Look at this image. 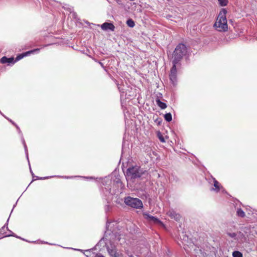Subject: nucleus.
Masks as SVG:
<instances>
[{"label": "nucleus", "instance_id": "nucleus-1", "mask_svg": "<svg viewBox=\"0 0 257 257\" xmlns=\"http://www.w3.org/2000/svg\"><path fill=\"white\" fill-rule=\"evenodd\" d=\"M226 10L223 9L220 11L216 22L214 25L215 29L219 32H225L228 30L227 20L226 18Z\"/></svg>", "mask_w": 257, "mask_h": 257}, {"label": "nucleus", "instance_id": "nucleus-2", "mask_svg": "<svg viewBox=\"0 0 257 257\" xmlns=\"http://www.w3.org/2000/svg\"><path fill=\"white\" fill-rule=\"evenodd\" d=\"M187 52L186 46L183 44H179L174 51L173 54L174 60L173 62L178 63L186 55Z\"/></svg>", "mask_w": 257, "mask_h": 257}, {"label": "nucleus", "instance_id": "nucleus-3", "mask_svg": "<svg viewBox=\"0 0 257 257\" xmlns=\"http://www.w3.org/2000/svg\"><path fill=\"white\" fill-rule=\"evenodd\" d=\"M124 203L127 205L134 208H141L143 206L142 201L140 199L130 196L124 198Z\"/></svg>", "mask_w": 257, "mask_h": 257}, {"label": "nucleus", "instance_id": "nucleus-4", "mask_svg": "<svg viewBox=\"0 0 257 257\" xmlns=\"http://www.w3.org/2000/svg\"><path fill=\"white\" fill-rule=\"evenodd\" d=\"M126 175L131 178L135 179L141 177L143 173L140 171V168L137 166L130 167L127 169Z\"/></svg>", "mask_w": 257, "mask_h": 257}, {"label": "nucleus", "instance_id": "nucleus-5", "mask_svg": "<svg viewBox=\"0 0 257 257\" xmlns=\"http://www.w3.org/2000/svg\"><path fill=\"white\" fill-rule=\"evenodd\" d=\"M173 67L171 70V72L170 74V79L172 82L173 84L175 83V82L176 81V78H177V69H176V64L177 63H175L174 62H173Z\"/></svg>", "mask_w": 257, "mask_h": 257}, {"label": "nucleus", "instance_id": "nucleus-6", "mask_svg": "<svg viewBox=\"0 0 257 257\" xmlns=\"http://www.w3.org/2000/svg\"><path fill=\"white\" fill-rule=\"evenodd\" d=\"M167 214L172 219H174L177 221H180L181 218V216L180 215V214L176 213V211H175L174 210H169L167 212Z\"/></svg>", "mask_w": 257, "mask_h": 257}, {"label": "nucleus", "instance_id": "nucleus-7", "mask_svg": "<svg viewBox=\"0 0 257 257\" xmlns=\"http://www.w3.org/2000/svg\"><path fill=\"white\" fill-rule=\"evenodd\" d=\"M108 252L111 257H122L123 254L117 251L115 248H109L108 249Z\"/></svg>", "mask_w": 257, "mask_h": 257}, {"label": "nucleus", "instance_id": "nucleus-8", "mask_svg": "<svg viewBox=\"0 0 257 257\" xmlns=\"http://www.w3.org/2000/svg\"><path fill=\"white\" fill-rule=\"evenodd\" d=\"M101 29L104 31L110 30L113 31L115 29L114 25L110 23H104L101 26Z\"/></svg>", "mask_w": 257, "mask_h": 257}, {"label": "nucleus", "instance_id": "nucleus-9", "mask_svg": "<svg viewBox=\"0 0 257 257\" xmlns=\"http://www.w3.org/2000/svg\"><path fill=\"white\" fill-rule=\"evenodd\" d=\"M144 216H145V218L148 220L149 221H152L154 223H157V224H162V222L158 219L157 218H156L153 216H151L148 214H144Z\"/></svg>", "mask_w": 257, "mask_h": 257}, {"label": "nucleus", "instance_id": "nucleus-10", "mask_svg": "<svg viewBox=\"0 0 257 257\" xmlns=\"http://www.w3.org/2000/svg\"><path fill=\"white\" fill-rule=\"evenodd\" d=\"M14 61V58L11 57V58H8L6 56L3 57L0 59V62L2 64L13 63Z\"/></svg>", "mask_w": 257, "mask_h": 257}, {"label": "nucleus", "instance_id": "nucleus-11", "mask_svg": "<svg viewBox=\"0 0 257 257\" xmlns=\"http://www.w3.org/2000/svg\"><path fill=\"white\" fill-rule=\"evenodd\" d=\"M156 102L158 106L161 109H164L167 107V105L165 103L162 102L160 99L157 98L156 100Z\"/></svg>", "mask_w": 257, "mask_h": 257}, {"label": "nucleus", "instance_id": "nucleus-12", "mask_svg": "<svg viewBox=\"0 0 257 257\" xmlns=\"http://www.w3.org/2000/svg\"><path fill=\"white\" fill-rule=\"evenodd\" d=\"M213 186L215 188H213L212 190L216 192H219L220 190V184L215 178H213Z\"/></svg>", "mask_w": 257, "mask_h": 257}, {"label": "nucleus", "instance_id": "nucleus-13", "mask_svg": "<svg viewBox=\"0 0 257 257\" xmlns=\"http://www.w3.org/2000/svg\"><path fill=\"white\" fill-rule=\"evenodd\" d=\"M164 118L166 121H171L172 119V114L170 113H167L164 115Z\"/></svg>", "mask_w": 257, "mask_h": 257}, {"label": "nucleus", "instance_id": "nucleus-14", "mask_svg": "<svg viewBox=\"0 0 257 257\" xmlns=\"http://www.w3.org/2000/svg\"><path fill=\"white\" fill-rule=\"evenodd\" d=\"M237 214L238 216L243 217L245 216V213L244 211L240 208L238 209L237 210Z\"/></svg>", "mask_w": 257, "mask_h": 257}, {"label": "nucleus", "instance_id": "nucleus-15", "mask_svg": "<svg viewBox=\"0 0 257 257\" xmlns=\"http://www.w3.org/2000/svg\"><path fill=\"white\" fill-rule=\"evenodd\" d=\"M126 24L128 26L131 28H133L135 25V22L132 19H128L126 22Z\"/></svg>", "mask_w": 257, "mask_h": 257}, {"label": "nucleus", "instance_id": "nucleus-16", "mask_svg": "<svg viewBox=\"0 0 257 257\" xmlns=\"http://www.w3.org/2000/svg\"><path fill=\"white\" fill-rule=\"evenodd\" d=\"M28 55V53H27V52L19 55L17 56L16 58V61L20 60V59H22L24 57Z\"/></svg>", "mask_w": 257, "mask_h": 257}, {"label": "nucleus", "instance_id": "nucleus-17", "mask_svg": "<svg viewBox=\"0 0 257 257\" xmlns=\"http://www.w3.org/2000/svg\"><path fill=\"white\" fill-rule=\"evenodd\" d=\"M233 257H242V254L239 251H234L232 253Z\"/></svg>", "mask_w": 257, "mask_h": 257}, {"label": "nucleus", "instance_id": "nucleus-18", "mask_svg": "<svg viewBox=\"0 0 257 257\" xmlns=\"http://www.w3.org/2000/svg\"><path fill=\"white\" fill-rule=\"evenodd\" d=\"M219 5L221 6L224 7L226 6L228 4V0H218Z\"/></svg>", "mask_w": 257, "mask_h": 257}, {"label": "nucleus", "instance_id": "nucleus-19", "mask_svg": "<svg viewBox=\"0 0 257 257\" xmlns=\"http://www.w3.org/2000/svg\"><path fill=\"white\" fill-rule=\"evenodd\" d=\"M158 137L160 141L161 142H162V143L165 142L164 138L162 136V135H161V134L160 132H159L158 134Z\"/></svg>", "mask_w": 257, "mask_h": 257}, {"label": "nucleus", "instance_id": "nucleus-20", "mask_svg": "<svg viewBox=\"0 0 257 257\" xmlns=\"http://www.w3.org/2000/svg\"><path fill=\"white\" fill-rule=\"evenodd\" d=\"M143 257H156L155 255L153 254L151 251H148L146 255H144Z\"/></svg>", "mask_w": 257, "mask_h": 257}, {"label": "nucleus", "instance_id": "nucleus-21", "mask_svg": "<svg viewBox=\"0 0 257 257\" xmlns=\"http://www.w3.org/2000/svg\"><path fill=\"white\" fill-rule=\"evenodd\" d=\"M40 49L39 48L35 49L28 51L27 53H28V54H30L33 53L35 52H39L40 51Z\"/></svg>", "mask_w": 257, "mask_h": 257}, {"label": "nucleus", "instance_id": "nucleus-22", "mask_svg": "<svg viewBox=\"0 0 257 257\" xmlns=\"http://www.w3.org/2000/svg\"><path fill=\"white\" fill-rule=\"evenodd\" d=\"M227 234L228 236H229V237H230L231 238H234L236 236V234L234 232H233V233L227 232Z\"/></svg>", "mask_w": 257, "mask_h": 257}, {"label": "nucleus", "instance_id": "nucleus-23", "mask_svg": "<svg viewBox=\"0 0 257 257\" xmlns=\"http://www.w3.org/2000/svg\"><path fill=\"white\" fill-rule=\"evenodd\" d=\"M129 257H134L132 254L129 255Z\"/></svg>", "mask_w": 257, "mask_h": 257}]
</instances>
